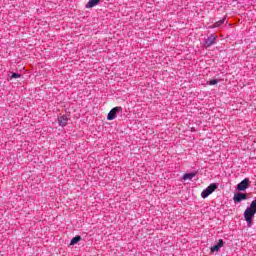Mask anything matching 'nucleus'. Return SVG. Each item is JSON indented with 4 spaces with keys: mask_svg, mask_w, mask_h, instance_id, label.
Here are the masks:
<instances>
[{
    "mask_svg": "<svg viewBox=\"0 0 256 256\" xmlns=\"http://www.w3.org/2000/svg\"><path fill=\"white\" fill-rule=\"evenodd\" d=\"M255 213H256V199L251 202L250 207L247 208L244 212V218L246 223H248V227H251V225H253V217H255Z\"/></svg>",
    "mask_w": 256,
    "mask_h": 256,
    "instance_id": "obj_1",
    "label": "nucleus"
},
{
    "mask_svg": "<svg viewBox=\"0 0 256 256\" xmlns=\"http://www.w3.org/2000/svg\"><path fill=\"white\" fill-rule=\"evenodd\" d=\"M117 113H123V107L117 106V107L112 108L107 115V120L113 121V119H115V117H117Z\"/></svg>",
    "mask_w": 256,
    "mask_h": 256,
    "instance_id": "obj_2",
    "label": "nucleus"
},
{
    "mask_svg": "<svg viewBox=\"0 0 256 256\" xmlns=\"http://www.w3.org/2000/svg\"><path fill=\"white\" fill-rule=\"evenodd\" d=\"M217 189V184H210L205 190L202 191L201 197L202 199H207L211 193H213Z\"/></svg>",
    "mask_w": 256,
    "mask_h": 256,
    "instance_id": "obj_3",
    "label": "nucleus"
},
{
    "mask_svg": "<svg viewBox=\"0 0 256 256\" xmlns=\"http://www.w3.org/2000/svg\"><path fill=\"white\" fill-rule=\"evenodd\" d=\"M249 187H251V181L249 178H245L237 185L238 191H246V189H249Z\"/></svg>",
    "mask_w": 256,
    "mask_h": 256,
    "instance_id": "obj_4",
    "label": "nucleus"
},
{
    "mask_svg": "<svg viewBox=\"0 0 256 256\" xmlns=\"http://www.w3.org/2000/svg\"><path fill=\"white\" fill-rule=\"evenodd\" d=\"M217 43V36H215V34H211L205 41L204 43V47H206V49L208 47H211L212 45H215Z\"/></svg>",
    "mask_w": 256,
    "mask_h": 256,
    "instance_id": "obj_5",
    "label": "nucleus"
},
{
    "mask_svg": "<svg viewBox=\"0 0 256 256\" xmlns=\"http://www.w3.org/2000/svg\"><path fill=\"white\" fill-rule=\"evenodd\" d=\"M245 199H247V194L245 193H237L234 195V198H233L235 203H241V201H245Z\"/></svg>",
    "mask_w": 256,
    "mask_h": 256,
    "instance_id": "obj_6",
    "label": "nucleus"
},
{
    "mask_svg": "<svg viewBox=\"0 0 256 256\" xmlns=\"http://www.w3.org/2000/svg\"><path fill=\"white\" fill-rule=\"evenodd\" d=\"M68 122H69V116L62 115L58 117V124L60 125V127L67 126Z\"/></svg>",
    "mask_w": 256,
    "mask_h": 256,
    "instance_id": "obj_7",
    "label": "nucleus"
},
{
    "mask_svg": "<svg viewBox=\"0 0 256 256\" xmlns=\"http://www.w3.org/2000/svg\"><path fill=\"white\" fill-rule=\"evenodd\" d=\"M223 247V239H219L218 243L210 248L211 253L219 251Z\"/></svg>",
    "mask_w": 256,
    "mask_h": 256,
    "instance_id": "obj_8",
    "label": "nucleus"
},
{
    "mask_svg": "<svg viewBox=\"0 0 256 256\" xmlns=\"http://www.w3.org/2000/svg\"><path fill=\"white\" fill-rule=\"evenodd\" d=\"M100 1L101 0H89L88 3L86 4V9H92V7H97Z\"/></svg>",
    "mask_w": 256,
    "mask_h": 256,
    "instance_id": "obj_9",
    "label": "nucleus"
},
{
    "mask_svg": "<svg viewBox=\"0 0 256 256\" xmlns=\"http://www.w3.org/2000/svg\"><path fill=\"white\" fill-rule=\"evenodd\" d=\"M195 175H197V173L192 172V173H187L183 175V179L184 181H191V179H193V177H195Z\"/></svg>",
    "mask_w": 256,
    "mask_h": 256,
    "instance_id": "obj_10",
    "label": "nucleus"
},
{
    "mask_svg": "<svg viewBox=\"0 0 256 256\" xmlns=\"http://www.w3.org/2000/svg\"><path fill=\"white\" fill-rule=\"evenodd\" d=\"M79 241H81V236H75L74 238H72L70 245H77Z\"/></svg>",
    "mask_w": 256,
    "mask_h": 256,
    "instance_id": "obj_11",
    "label": "nucleus"
},
{
    "mask_svg": "<svg viewBox=\"0 0 256 256\" xmlns=\"http://www.w3.org/2000/svg\"><path fill=\"white\" fill-rule=\"evenodd\" d=\"M225 23V19L219 20L218 22L214 23V27H221Z\"/></svg>",
    "mask_w": 256,
    "mask_h": 256,
    "instance_id": "obj_12",
    "label": "nucleus"
},
{
    "mask_svg": "<svg viewBox=\"0 0 256 256\" xmlns=\"http://www.w3.org/2000/svg\"><path fill=\"white\" fill-rule=\"evenodd\" d=\"M19 77H21V74H19V73H12V75L10 76V79H19Z\"/></svg>",
    "mask_w": 256,
    "mask_h": 256,
    "instance_id": "obj_13",
    "label": "nucleus"
},
{
    "mask_svg": "<svg viewBox=\"0 0 256 256\" xmlns=\"http://www.w3.org/2000/svg\"><path fill=\"white\" fill-rule=\"evenodd\" d=\"M219 83V80L213 79L209 81V85H217Z\"/></svg>",
    "mask_w": 256,
    "mask_h": 256,
    "instance_id": "obj_14",
    "label": "nucleus"
}]
</instances>
